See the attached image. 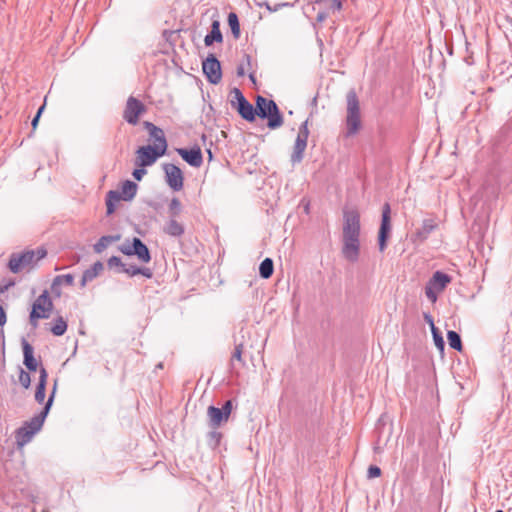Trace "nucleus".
Returning <instances> with one entry per match:
<instances>
[{"label":"nucleus","instance_id":"473e14b6","mask_svg":"<svg viewBox=\"0 0 512 512\" xmlns=\"http://www.w3.org/2000/svg\"><path fill=\"white\" fill-rule=\"evenodd\" d=\"M74 282V277L71 274L59 275L53 280L52 287L60 286L62 284L72 285Z\"/></svg>","mask_w":512,"mask_h":512},{"label":"nucleus","instance_id":"5701e85b","mask_svg":"<svg viewBox=\"0 0 512 512\" xmlns=\"http://www.w3.org/2000/svg\"><path fill=\"white\" fill-rule=\"evenodd\" d=\"M223 41L222 33L220 30V23L214 20L211 25V31L205 36L204 43L206 46L212 45L214 42L221 43Z\"/></svg>","mask_w":512,"mask_h":512},{"label":"nucleus","instance_id":"0eeeda50","mask_svg":"<svg viewBox=\"0 0 512 512\" xmlns=\"http://www.w3.org/2000/svg\"><path fill=\"white\" fill-rule=\"evenodd\" d=\"M230 104L233 109L237 110L243 119L250 122L255 120V108L246 100L238 88H233L231 90Z\"/></svg>","mask_w":512,"mask_h":512},{"label":"nucleus","instance_id":"cd10ccee","mask_svg":"<svg viewBox=\"0 0 512 512\" xmlns=\"http://www.w3.org/2000/svg\"><path fill=\"white\" fill-rule=\"evenodd\" d=\"M391 230V218H390V206L388 203L384 204L382 210V221L379 231L390 233Z\"/></svg>","mask_w":512,"mask_h":512},{"label":"nucleus","instance_id":"ddd939ff","mask_svg":"<svg viewBox=\"0 0 512 512\" xmlns=\"http://www.w3.org/2000/svg\"><path fill=\"white\" fill-rule=\"evenodd\" d=\"M144 112V104L131 96L127 100L126 107L123 112V117L129 124L135 125L138 123L140 115Z\"/></svg>","mask_w":512,"mask_h":512},{"label":"nucleus","instance_id":"49530a36","mask_svg":"<svg viewBox=\"0 0 512 512\" xmlns=\"http://www.w3.org/2000/svg\"><path fill=\"white\" fill-rule=\"evenodd\" d=\"M6 323V313L3 307L0 305V327Z\"/></svg>","mask_w":512,"mask_h":512},{"label":"nucleus","instance_id":"f03ea898","mask_svg":"<svg viewBox=\"0 0 512 512\" xmlns=\"http://www.w3.org/2000/svg\"><path fill=\"white\" fill-rule=\"evenodd\" d=\"M46 254L47 251L42 247L37 248L36 250H27L22 253L12 254L8 267L13 273L30 270L34 268L37 263L46 256Z\"/></svg>","mask_w":512,"mask_h":512},{"label":"nucleus","instance_id":"58836bf2","mask_svg":"<svg viewBox=\"0 0 512 512\" xmlns=\"http://www.w3.org/2000/svg\"><path fill=\"white\" fill-rule=\"evenodd\" d=\"M108 266L110 268L116 266V267H121L122 269L124 268V264L122 263L121 259L117 256H112L108 259V262H107Z\"/></svg>","mask_w":512,"mask_h":512},{"label":"nucleus","instance_id":"8fccbe9b","mask_svg":"<svg viewBox=\"0 0 512 512\" xmlns=\"http://www.w3.org/2000/svg\"><path fill=\"white\" fill-rule=\"evenodd\" d=\"M250 79H251L253 82H255V78H254L253 74H250Z\"/></svg>","mask_w":512,"mask_h":512},{"label":"nucleus","instance_id":"aec40b11","mask_svg":"<svg viewBox=\"0 0 512 512\" xmlns=\"http://www.w3.org/2000/svg\"><path fill=\"white\" fill-rule=\"evenodd\" d=\"M437 223L433 219H425L421 228L418 229L411 237L413 243H421L425 241L428 235L437 228Z\"/></svg>","mask_w":512,"mask_h":512},{"label":"nucleus","instance_id":"4be33fe9","mask_svg":"<svg viewBox=\"0 0 512 512\" xmlns=\"http://www.w3.org/2000/svg\"><path fill=\"white\" fill-rule=\"evenodd\" d=\"M23 354H24V364L30 371H36L38 363L33 356V347L24 340L22 342Z\"/></svg>","mask_w":512,"mask_h":512},{"label":"nucleus","instance_id":"3c124183","mask_svg":"<svg viewBox=\"0 0 512 512\" xmlns=\"http://www.w3.org/2000/svg\"><path fill=\"white\" fill-rule=\"evenodd\" d=\"M495 512H503V511H502V510H497V511H495Z\"/></svg>","mask_w":512,"mask_h":512},{"label":"nucleus","instance_id":"7ed1b4c3","mask_svg":"<svg viewBox=\"0 0 512 512\" xmlns=\"http://www.w3.org/2000/svg\"><path fill=\"white\" fill-rule=\"evenodd\" d=\"M268 119V127L276 129L282 126L283 118L279 112L276 103L263 96H258L256 99L255 116Z\"/></svg>","mask_w":512,"mask_h":512},{"label":"nucleus","instance_id":"bb28decb","mask_svg":"<svg viewBox=\"0 0 512 512\" xmlns=\"http://www.w3.org/2000/svg\"><path fill=\"white\" fill-rule=\"evenodd\" d=\"M164 232L170 236L178 237L184 233V227L177 220L171 219L164 227Z\"/></svg>","mask_w":512,"mask_h":512},{"label":"nucleus","instance_id":"a19ab883","mask_svg":"<svg viewBox=\"0 0 512 512\" xmlns=\"http://www.w3.org/2000/svg\"><path fill=\"white\" fill-rule=\"evenodd\" d=\"M122 271L132 277L139 274L140 268L137 266H130L127 268L124 266Z\"/></svg>","mask_w":512,"mask_h":512},{"label":"nucleus","instance_id":"2eb2a0df","mask_svg":"<svg viewBox=\"0 0 512 512\" xmlns=\"http://www.w3.org/2000/svg\"><path fill=\"white\" fill-rule=\"evenodd\" d=\"M342 0H316L314 9H319L317 20L324 21L331 13L342 9Z\"/></svg>","mask_w":512,"mask_h":512},{"label":"nucleus","instance_id":"393cba45","mask_svg":"<svg viewBox=\"0 0 512 512\" xmlns=\"http://www.w3.org/2000/svg\"><path fill=\"white\" fill-rule=\"evenodd\" d=\"M207 412L211 426L214 428L220 426L222 422H226L228 420L222 410L214 406H209Z\"/></svg>","mask_w":512,"mask_h":512},{"label":"nucleus","instance_id":"a18cd8bd","mask_svg":"<svg viewBox=\"0 0 512 512\" xmlns=\"http://www.w3.org/2000/svg\"><path fill=\"white\" fill-rule=\"evenodd\" d=\"M139 274L145 276L146 278H151L153 275L151 269L149 268H140Z\"/></svg>","mask_w":512,"mask_h":512},{"label":"nucleus","instance_id":"f257e3e1","mask_svg":"<svg viewBox=\"0 0 512 512\" xmlns=\"http://www.w3.org/2000/svg\"><path fill=\"white\" fill-rule=\"evenodd\" d=\"M54 394L55 389L53 390L51 396L49 397L44 409L38 415L34 416L32 419L25 422V424L17 430L16 439L17 444L19 446H24L25 444L30 442L32 437L41 429L44 420L52 405Z\"/></svg>","mask_w":512,"mask_h":512},{"label":"nucleus","instance_id":"a211bd4d","mask_svg":"<svg viewBox=\"0 0 512 512\" xmlns=\"http://www.w3.org/2000/svg\"><path fill=\"white\" fill-rule=\"evenodd\" d=\"M307 139H308V131L306 128L299 131L297 138L294 143L293 152L291 155V160L295 162H300L303 158V153L307 147Z\"/></svg>","mask_w":512,"mask_h":512},{"label":"nucleus","instance_id":"f3484780","mask_svg":"<svg viewBox=\"0 0 512 512\" xmlns=\"http://www.w3.org/2000/svg\"><path fill=\"white\" fill-rule=\"evenodd\" d=\"M144 127L147 129L150 139L153 141L152 146L166 152L168 145L163 130L148 121L144 122Z\"/></svg>","mask_w":512,"mask_h":512},{"label":"nucleus","instance_id":"4468645a","mask_svg":"<svg viewBox=\"0 0 512 512\" xmlns=\"http://www.w3.org/2000/svg\"><path fill=\"white\" fill-rule=\"evenodd\" d=\"M166 182L171 189L179 191L183 188L184 177L181 169L174 164H165Z\"/></svg>","mask_w":512,"mask_h":512},{"label":"nucleus","instance_id":"423d86ee","mask_svg":"<svg viewBox=\"0 0 512 512\" xmlns=\"http://www.w3.org/2000/svg\"><path fill=\"white\" fill-rule=\"evenodd\" d=\"M53 310V303L48 294V291H44L39 295L32 304V310L30 312L29 320L33 327H37L40 319H47L50 317Z\"/></svg>","mask_w":512,"mask_h":512},{"label":"nucleus","instance_id":"b1692460","mask_svg":"<svg viewBox=\"0 0 512 512\" xmlns=\"http://www.w3.org/2000/svg\"><path fill=\"white\" fill-rule=\"evenodd\" d=\"M46 384H47V372L44 368H41L39 382L37 384L36 392H35V400L39 403H42L45 400Z\"/></svg>","mask_w":512,"mask_h":512},{"label":"nucleus","instance_id":"9d476101","mask_svg":"<svg viewBox=\"0 0 512 512\" xmlns=\"http://www.w3.org/2000/svg\"><path fill=\"white\" fill-rule=\"evenodd\" d=\"M118 249L124 255L137 256L138 260L142 263H149L151 260L147 246L139 238H133L131 243H124L120 245Z\"/></svg>","mask_w":512,"mask_h":512},{"label":"nucleus","instance_id":"dca6fc26","mask_svg":"<svg viewBox=\"0 0 512 512\" xmlns=\"http://www.w3.org/2000/svg\"><path fill=\"white\" fill-rule=\"evenodd\" d=\"M342 254L350 262H356L360 256V238L342 239Z\"/></svg>","mask_w":512,"mask_h":512},{"label":"nucleus","instance_id":"c756f323","mask_svg":"<svg viewBox=\"0 0 512 512\" xmlns=\"http://www.w3.org/2000/svg\"><path fill=\"white\" fill-rule=\"evenodd\" d=\"M228 25L231 29V32L235 39H238L240 37V24L238 20V16L236 13H229L228 15Z\"/></svg>","mask_w":512,"mask_h":512},{"label":"nucleus","instance_id":"f8f14e48","mask_svg":"<svg viewBox=\"0 0 512 512\" xmlns=\"http://www.w3.org/2000/svg\"><path fill=\"white\" fill-rule=\"evenodd\" d=\"M203 73L206 75L209 82L218 84L222 79L220 62L214 55H209L202 63Z\"/></svg>","mask_w":512,"mask_h":512},{"label":"nucleus","instance_id":"79ce46f5","mask_svg":"<svg viewBox=\"0 0 512 512\" xmlns=\"http://www.w3.org/2000/svg\"><path fill=\"white\" fill-rule=\"evenodd\" d=\"M221 410L224 413V415L226 416V418L229 419V416L232 411V402L230 400L226 401Z\"/></svg>","mask_w":512,"mask_h":512},{"label":"nucleus","instance_id":"6e6552de","mask_svg":"<svg viewBox=\"0 0 512 512\" xmlns=\"http://www.w3.org/2000/svg\"><path fill=\"white\" fill-rule=\"evenodd\" d=\"M360 213L357 209H344L343 211V235L344 238H360Z\"/></svg>","mask_w":512,"mask_h":512},{"label":"nucleus","instance_id":"f704fd0d","mask_svg":"<svg viewBox=\"0 0 512 512\" xmlns=\"http://www.w3.org/2000/svg\"><path fill=\"white\" fill-rule=\"evenodd\" d=\"M19 383L24 389H28L31 384V378L29 373L25 372L23 369H20Z\"/></svg>","mask_w":512,"mask_h":512},{"label":"nucleus","instance_id":"9b49d317","mask_svg":"<svg viewBox=\"0 0 512 512\" xmlns=\"http://www.w3.org/2000/svg\"><path fill=\"white\" fill-rule=\"evenodd\" d=\"M165 153L152 145L142 146L136 151V165L139 167L150 166Z\"/></svg>","mask_w":512,"mask_h":512},{"label":"nucleus","instance_id":"1a4fd4ad","mask_svg":"<svg viewBox=\"0 0 512 512\" xmlns=\"http://www.w3.org/2000/svg\"><path fill=\"white\" fill-rule=\"evenodd\" d=\"M451 282L450 276L447 274L436 271L432 278L428 281L425 287V294L427 298L435 303L437 301L438 295L444 291L446 286Z\"/></svg>","mask_w":512,"mask_h":512},{"label":"nucleus","instance_id":"2f4dec72","mask_svg":"<svg viewBox=\"0 0 512 512\" xmlns=\"http://www.w3.org/2000/svg\"><path fill=\"white\" fill-rule=\"evenodd\" d=\"M67 330V323L63 320V318H58L53 326L51 327V332L55 336H61L63 335Z\"/></svg>","mask_w":512,"mask_h":512},{"label":"nucleus","instance_id":"72a5a7b5","mask_svg":"<svg viewBox=\"0 0 512 512\" xmlns=\"http://www.w3.org/2000/svg\"><path fill=\"white\" fill-rule=\"evenodd\" d=\"M169 211L172 216L179 215L181 211V202L178 198H173L169 204Z\"/></svg>","mask_w":512,"mask_h":512},{"label":"nucleus","instance_id":"de8ad7c7","mask_svg":"<svg viewBox=\"0 0 512 512\" xmlns=\"http://www.w3.org/2000/svg\"><path fill=\"white\" fill-rule=\"evenodd\" d=\"M424 318H425V320L427 321V323L429 324V326H430L431 330H432V329H434V328H436V327H435V325H434V321H433V318H432V316H431V315H429V314H425V315H424Z\"/></svg>","mask_w":512,"mask_h":512},{"label":"nucleus","instance_id":"412c9836","mask_svg":"<svg viewBox=\"0 0 512 512\" xmlns=\"http://www.w3.org/2000/svg\"><path fill=\"white\" fill-rule=\"evenodd\" d=\"M103 270V263L100 261L95 262L89 269L84 271L81 279L82 286H85L86 283L91 282L93 279L99 276Z\"/></svg>","mask_w":512,"mask_h":512},{"label":"nucleus","instance_id":"ea45409f","mask_svg":"<svg viewBox=\"0 0 512 512\" xmlns=\"http://www.w3.org/2000/svg\"><path fill=\"white\" fill-rule=\"evenodd\" d=\"M243 348H244L243 343L238 344L235 347L234 353L232 355V359H235L237 361H242Z\"/></svg>","mask_w":512,"mask_h":512},{"label":"nucleus","instance_id":"e433bc0d","mask_svg":"<svg viewBox=\"0 0 512 512\" xmlns=\"http://www.w3.org/2000/svg\"><path fill=\"white\" fill-rule=\"evenodd\" d=\"M388 237H389V233H385V232L379 231V233H378V243H379V250L381 252H383L386 249Z\"/></svg>","mask_w":512,"mask_h":512},{"label":"nucleus","instance_id":"c85d7f7f","mask_svg":"<svg viewBox=\"0 0 512 512\" xmlns=\"http://www.w3.org/2000/svg\"><path fill=\"white\" fill-rule=\"evenodd\" d=\"M274 271L273 261L270 258H265L259 267L260 276L264 279H268L272 276Z\"/></svg>","mask_w":512,"mask_h":512},{"label":"nucleus","instance_id":"c9c22d12","mask_svg":"<svg viewBox=\"0 0 512 512\" xmlns=\"http://www.w3.org/2000/svg\"><path fill=\"white\" fill-rule=\"evenodd\" d=\"M431 332L433 334V339H434L436 347L439 348L440 350H443L444 349V341H443L442 336L439 334L438 329L434 328L431 330Z\"/></svg>","mask_w":512,"mask_h":512},{"label":"nucleus","instance_id":"7c9ffc66","mask_svg":"<svg viewBox=\"0 0 512 512\" xmlns=\"http://www.w3.org/2000/svg\"><path fill=\"white\" fill-rule=\"evenodd\" d=\"M447 339L451 348L461 351L462 350V342L460 336L455 331H448Z\"/></svg>","mask_w":512,"mask_h":512},{"label":"nucleus","instance_id":"20e7f679","mask_svg":"<svg viewBox=\"0 0 512 512\" xmlns=\"http://www.w3.org/2000/svg\"><path fill=\"white\" fill-rule=\"evenodd\" d=\"M346 128L347 136L357 134L361 129V113L359 99L354 91L347 94Z\"/></svg>","mask_w":512,"mask_h":512},{"label":"nucleus","instance_id":"37998d69","mask_svg":"<svg viewBox=\"0 0 512 512\" xmlns=\"http://www.w3.org/2000/svg\"><path fill=\"white\" fill-rule=\"evenodd\" d=\"M145 174H146V170L144 169V167H141L139 169H135L133 171V176L138 181H140Z\"/></svg>","mask_w":512,"mask_h":512},{"label":"nucleus","instance_id":"4c0bfd02","mask_svg":"<svg viewBox=\"0 0 512 512\" xmlns=\"http://www.w3.org/2000/svg\"><path fill=\"white\" fill-rule=\"evenodd\" d=\"M381 475V469L378 466L371 465L368 468L367 476L369 479L377 478Z\"/></svg>","mask_w":512,"mask_h":512},{"label":"nucleus","instance_id":"6ab92c4d","mask_svg":"<svg viewBox=\"0 0 512 512\" xmlns=\"http://www.w3.org/2000/svg\"><path fill=\"white\" fill-rule=\"evenodd\" d=\"M177 153L193 167H200L203 163V156L199 147H193L190 150L179 148Z\"/></svg>","mask_w":512,"mask_h":512},{"label":"nucleus","instance_id":"39448f33","mask_svg":"<svg viewBox=\"0 0 512 512\" xmlns=\"http://www.w3.org/2000/svg\"><path fill=\"white\" fill-rule=\"evenodd\" d=\"M137 188V184L127 180L122 183L120 190L109 191L106 198L107 214H112L120 201L132 200L136 195Z\"/></svg>","mask_w":512,"mask_h":512},{"label":"nucleus","instance_id":"09e8293b","mask_svg":"<svg viewBox=\"0 0 512 512\" xmlns=\"http://www.w3.org/2000/svg\"><path fill=\"white\" fill-rule=\"evenodd\" d=\"M238 75H239V76H243V75H244V71H243V69H242V68H239V69H238Z\"/></svg>","mask_w":512,"mask_h":512},{"label":"nucleus","instance_id":"a878e982","mask_svg":"<svg viewBox=\"0 0 512 512\" xmlns=\"http://www.w3.org/2000/svg\"><path fill=\"white\" fill-rule=\"evenodd\" d=\"M121 239L120 235L102 236L97 243L94 244V251L98 254L102 253L109 245Z\"/></svg>","mask_w":512,"mask_h":512},{"label":"nucleus","instance_id":"c03bdc74","mask_svg":"<svg viewBox=\"0 0 512 512\" xmlns=\"http://www.w3.org/2000/svg\"><path fill=\"white\" fill-rule=\"evenodd\" d=\"M44 109H45V103L39 108L36 116L32 120V127H33V129H36L38 121H39V118H40V115H41V113L43 112Z\"/></svg>","mask_w":512,"mask_h":512}]
</instances>
